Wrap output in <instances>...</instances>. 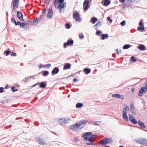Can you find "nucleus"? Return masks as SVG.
<instances>
[{
    "mask_svg": "<svg viewBox=\"0 0 147 147\" xmlns=\"http://www.w3.org/2000/svg\"><path fill=\"white\" fill-rule=\"evenodd\" d=\"M135 141L137 143L140 144L144 145L146 146H147V139L142 138L135 140Z\"/></svg>",
    "mask_w": 147,
    "mask_h": 147,
    "instance_id": "3",
    "label": "nucleus"
},
{
    "mask_svg": "<svg viewBox=\"0 0 147 147\" xmlns=\"http://www.w3.org/2000/svg\"><path fill=\"white\" fill-rule=\"evenodd\" d=\"M83 71L85 74H88L90 73L91 70L90 68L86 67L84 69Z\"/></svg>",
    "mask_w": 147,
    "mask_h": 147,
    "instance_id": "19",
    "label": "nucleus"
},
{
    "mask_svg": "<svg viewBox=\"0 0 147 147\" xmlns=\"http://www.w3.org/2000/svg\"><path fill=\"white\" fill-rule=\"evenodd\" d=\"M36 140H37L38 142H39V144H40L41 145H45V142L44 140L41 138H36Z\"/></svg>",
    "mask_w": 147,
    "mask_h": 147,
    "instance_id": "18",
    "label": "nucleus"
},
{
    "mask_svg": "<svg viewBox=\"0 0 147 147\" xmlns=\"http://www.w3.org/2000/svg\"><path fill=\"white\" fill-rule=\"evenodd\" d=\"M98 20L97 18L95 17H94L91 18L90 20V22H92L93 24H95Z\"/></svg>",
    "mask_w": 147,
    "mask_h": 147,
    "instance_id": "20",
    "label": "nucleus"
},
{
    "mask_svg": "<svg viewBox=\"0 0 147 147\" xmlns=\"http://www.w3.org/2000/svg\"><path fill=\"white\" fill-rule=\"evenodd\" d=\"M28 24L25 22H21L20 21L18 22V25H19L20 28H23L25 30H28L29 29V26H28Z\"/></svg>",
    "mask_w": 147,
    "mask_h": 147,
    "instance_id": "5",
    "label": "nucleus"
},
{
    "mask_svg": "<svg viewBox=\"0 0 147 147\" xmlns=\"http://www.w3.org/2000/svg\"><path fill=\"white\" fill-rule=\"evenodd\" d=\"M83 106V105L80 102L77 103L76 105V107L77 108H80Z\"/></svg>",
    "mask_w": 147,
    "mask_h": 147,
    "instance_id": "30",
    "label": "nucleus"
},
{
    "mask_svg": "<svg viewBox=\"0 0 147 147\" xmlns=\"http://www.w3.org/2000/svg\"><path fill=\"white\" fill-rule=\"evenodd\" d=\"M130 61L135 62L137 61V59L136 58H135L134 56L132 55L130 58Z\"/></svg>",
    "mask_w": 147,
    "mask_h": 147,
    "instance_id": "35",
    "label": "nucleus"
},
{
    "mask_svg": "<svg viewBox=\"0 0 147 147\" xmlns=\"http://www.w3.org/2000/svg\"><path fill=\"white\" fill-rule=\"evenodd\" d=\"M39 22L38 19L37 17L35 19H34L33 21V25L35 26H36L37 24Z\"/></svg>",
    "mask_w": 147,
    "mask_h": 147,
    "instance_id": "26",
    "label": "nucleus"
},
{
    "mask_svg": "<svg viewBox=\"0 0 147 147\" xmlns=\"http://www.w3.org/2000/svg\"><path fill=\"white\" fill-rule=\"evenodd\" d=\"M65 28L67 29H69L71 27V26L69 23H66L65 24Z\"/></svg>",
    "mask_w": 147,
    "mask_h": 147,
    "instance_id": "37",
    "label": "nucleus"
},
{
    "mask_svg": "<svg viewBox=\"0 0 147 147\" xmlns=\"http://www.w3.org/2000/svg\"><path fill=\"white\" fill-rule=\"evenodd\" d=\"M66 5H58L56 7V8H58L61 13H63L64 11H62V9H64L65 8H66Z\"/></svg>",
    "mask_w": 147,
    "mask_h": 147,
    "instance_id": "10",
    "label": "nucleus"
},
{
    "mask_svg": "<svg viewBox=\"0 0 147 147\" xmlns=\"http://www.w3.org/2000/svg\"><path fill=\"white\" fill-rule=\"evenodd\" d=\"M65 0H59V3L58 5H66V4L65 2L64 1Z\"/></svg>",
    "mask_w": 147,
    "mask_h": 147,
    "instance_id": "39",
    "label": "nucleus"
},
{
    "mask_svg": "<svg viewBox=\"0 0 147 147\" xmlns=\"http://www.w3.org/2000/svg\"><path fill=\"white\" fill-rule=\"evenodd\" d=\"M134 105L132 103L130 106V109L132 112L134 111Z\"/></svg>",
    "mask_w": 147,
    "mask_h": 147,
    "instance_id": "43",
    "label": "nucleus"
},
{
    "mask_svg": "<svg viewBox=\"0 0 147 147\" xmlns=\"http://www.w3.org/2000/svg\"><path fill=\"white\" fill-rule=\"evenodd\" d=\"M53 12L52 7L51 5H50L49 8L48 13L47 15V17L49 19H51L53 16Z\"/></svg>",
    "mask_w": 147,
    "mask_h": 147,
    "instance_id": "7",
    "label": "nucleus"
},
{
    "mask_svg": "<svg viewBox=\"0 0 147 147\" xmlns=\"http://www.w3.org/2000/svg\"><path fill=\"white\" fill-rule=\"evenodd\" d=\"M11 21L12 22L14 23L16 26H17L18 25V22H19V21L18 20L17 22L14 18L12 17L11 19Z\"/></svg>",
    "mask_w": 147,
    "mask_h": 147,
    "instance_id": "34",
    "label": "nucleus"
},
{
    "mask_svg": "<svg viewBox=\"0 0 147 147\" xmlns=\"http://www.w3.org/2000/svg\"><path fill=\"white\" fill-rule=\"evenodd\" d=\"M147 91V84L144 86H142L139 90L138 92V95L140 97L142 96L143 94H145Z\"/></svg>",
    "mask_w": 147,
    "mask_h": 147,
    "instance_id": "2",
    "label": "nucleus"
},
{
    "mask_svg": "<svg viewBox=\"0 0 147 147\" xmlns=\"http://www.w3.org/2000/svg\"><path fill=\"white\" fill-rule=\"evenodd\" d=\"M107 19L108 21H109V23L111 24L112 23L113 20L112 19L110 18V17H107Z\"/></svg>",
    "mask_w": 147,
    "mask_h": 147,
    "instance_id": "49",
    "label": "nucleus"
},
{
    "mask_svg": "<svg viewBox=\"0 0 147 147\" xmlns=\"http://www.w3.org/2000/svg\"><path fill=\"white\" fill-rule=\"evenodd\" d=\"M137 29L138 31L143 32L145 29L144 26L138 27L137 28Z\"/></svg>",
    "mask_w": 147,
    "mask_h": 147,
    "instance_id": "36",
    "label": "nucleus"
},
{
    "mask_svg": "<svg viewBox=\"0 0 147 147\" xmlns=\"http://www.w3.org/2000/svg\"><path fill=\"white\" fill-rule=\"evenodd\" d=\"M99 143L102 144L103 146H106L107 144L105 138H104L101 140L99 141Z\"/></svg>",
    "mask_w": 147,
    "mask_h": 147,
    "instance_id": "16",
    "label": "nucleus"
},
{
    "mask_svg": "<svg viewBox=\"0 0 147 147\" xmlns=\"http://www.w3.org/2000/svg\"><path fill=\"white\" fill-rule=\"evenodd\" d=\"M102 33V31L100 30H97L96 32V35L97 36L99 35Z\"/></svg>",
    "mask_w": 147,
    "mask_h": 147,
    "instance_id": "48",
    "label": "nucleus"
},
{
    "mask_svg": "<svg viewBox=\"0 0 147 147\" xmlns=\"http://www.w3.org/2000/svg\"><path fill=\"white\" fill-rule=\"evenodd\" d=\"M109 35L107 34H101V39L102 40H104L105 39L108 38Z\"/></svg>",
    "mask_w": 147,
    "mask_h": 147,
    "instance_id": "24",
    "label": "nucleus"
},
{
    "mask_svg": "<svg viewBox=\"0 0 147 147\" xmlns=\"http://www.w3.org/2000/svg\"><path fill=\"white\" fill-rule=\"evenodd\" d=\"M11 51L9 49H7V50L5 51L3 53V54L6 56H8L10 53Z\"/></svg>",
    "mask_w": 147,
    "mask_h": 147,
    "instance_id": "29",
    "label": "nucleus"
},
{
    "mask_svg": "<svg viewBox=\"0 0 147 147\" xmlns=\"http://www.w3.org/2000/svg\"><path fill=\"white\" fill-rule=\"evenodd\" d=\"M4 88L3 87H0V93L3 92Z\"/></svg>",
    "mask_w": 147,
    "mask_h": 147,
    "instance_id": "62",
    "label": "nucleus"
},
{
    "mask_svg": "<svg viewBox=\"0 0 147 147\" xmlns=\"http://www.w3.org/2000/svg\"><path fill=\"white\" fill-rule=\"evenodd\" d=\"M39 87L40 88H45L47 86V84L45 82H39Z\"/></svg>",
    "mask_w": 147,
    "mask_h": 147,
    "instance_id": "13",
    "label": "nucleus"
},
{
    "mask_svg": "<svg viewBox=\"0 0 147 147\" xmlns=\"http://www.w3.org/2000/svg\"><path fill=\"white\" fill-rule=\"evenodd\" d=\"M134 117L133 116V115L131 114H130L129 115V119L131 121L133 119H134Z\"/></svg>",
    "mask_w": 147,
    "mask_h": 147,
    "instance_id": "51",
    "label": "nucleus"
},
{
    "mask_svg": "<svg viewBox=\"0 0 147 147\" xmlns=\"http://www.w3.org/2000/svg\"><path fill=\"white\" fill-rule=\"evenodd\" d=\"M67 42L69 45L72 46L73 45L74 43V40L72 39H68L67 41Z\"/></svg>",
    "mask_w": 147,
    "mask_h": 147,
    "instance_id": "25",
    "label": "nucleus"
},
{
    "mask_svg": "<svg viewBox=\"0 0 147 147\" xmlns=\"http://www.w3.org/2000/svg\"><path fill=\"white\" fill-rule=\"evenodd\" d=\"M105 138L107 144L112 142V139L111 138L108 137H106Z\"/></svg>",
    "mask_w": 147,
    "mask_h": 147,
    "instance_id": "32",
    "label": "nucleus"
},
{
    "mask_svg": "<svg viewBox=\"0 0 147 147\" xmlns=\"http://www.w3.org/2000/svg\"><path fill=\"white\" fill-rule=\"evenodd\" d=\"M138 123L139 124V125L142 128H145L146 127L144 123L142 121L140 120H139L138 121Z\"/></svg>",
    "mask_w": 147,
    "mask_h": 147,
    "instance_id": "23",
    "label": "nucleus"
},
{
    "mask_svg": "<svg viewBox=\"0 0 147 147\" xmlns=\"http://www.w3.org/2000/svg\"><path fill=\"white\" fill-rule=\"evenodd\" d=\"M77 122L80 127H81L82 126V125H84L88 122V120L86 119H84L83 120L79 121Z\"/></svg>",
    "mask_w": 147,
    "mask_h": 147,
    "instance_id": "12",
    "label": "nucleus"
},
{
    "mask_svg": "<svg viewBox=\"0 0 147 147\" xmlns=\"http://www.w3.org/2000/svg\"><path fill=\"white\" fill-rule=\"evenodd\" d=\"M92 137L90 136H89L88 138L86 140V141H91V140L92 139Z\"/></svg>",
    "mask_w": 147,
    "mask_h": 147,
    "instance_id": "61",
    "label": "nucleus"
},
{
    "mask_svg": "<svg viewBox=\"0 0 147 147\" xmlns=\"http://www.w3.org/2000/svg\"><path fill=\"white\" fill-rule=\"evenodd\" d=\"M69 120V121H71L70 119H68V118H65L64 119H63V121L64 123H67V122Z\"/></svg>",
    "mask_w": 147,
    "mask_h": 147,
    "instance_id": "45",
    "label": "nucleus"
},
{
    "mask_svg": "<svg viewBox=\"0 0 147 147\" xmlns=\"http://www.w3.org/2000/svg\"><path fill=\"white\" fill-rule=\"evenodd\" d=\"M11 91L13 92H15L18 91V89L14 86H12L11 87Z\"/></svg>",
    "mask_w": 147,
    "mask_h": 147,
    "instance_id": "40",
    "label": "nucleus"
},
{
    "mask_svg": "<svg viewBox=\"0 0 147 147\" xmlns=\"http://www.w3.org/2000/svg\"><path fill=\"white\" fill-rule=\"evenodd\" d=\"M27 24H28L27 25L29 26V25H33V22H32V21L30 20H29L27 21V22H26Z\"/></svg>",
    "mask_w": 147,
    "mask_h": 147,
    "instance_id": "50",
    "label": "nucleus"
},
{
    "mask_svg": "<svg viewBox=\"0 0 147 147\" xmlns=\"http://www.w3.org/2000/svg\"><path fill=\"white\" fill-rule=\"evenodd\" d=\"M86 144L88 145H96V144L94 143V142H87L85 143Z\"/></svg>",
    "mask_w": 147,
    "mask_h": 147,
    "instance_id": "52",
    "label": "nucleus"
},
{
    "mask_svg": "<svg viewBox=\"0 0 147 147\" xmlns=\"http://www.w3.org/2000/svg\"><path fill=\"white\" fill-rule=\"evenodd\" d=\"M44 67V66L42 64L40 63L38 65V68L40 69L41 68Z\"/></svg>",
    "mask_w": 147,
    "mask_h": 147,
    "instance_id": "63",
    "label": "nucleus"
},
{
    "mask_svg": "<svg viewBox=\"0 0 147 147\" xmlns=\"http://www.w3.org/2000/svg\"><path fill=\"white\" fill-rule=\"evenodd\" d=\"M131 122L134 124H136L138 123V122L135 118L130 121Z\"/></svg>",
    "mask_w": 147,
    "mask_h": 147,
    "instance_id": "41",
    "label": "nucleus"
},
{
    "mask_svg": "<svg viewBox=\"0 0 147 147\" xmlns=\"http://www.w3.org/2000/svg\"><path fill=\"white\" fill-rule=\"evenodd\" d=\"M92 134V132H86L84 133L82 135V137L84 140L86 141L89 136Z\"/></svg>",
    "mask_w": 147,
    "mask_h": 147,
    "instance_id": "9",
    "label": "nucleus"
},
{
    "mask_svg": "<svg viewBox=\"0 0 147 147\" xmlns=\"http://www.w3.org/2000/svg\"><path fill=\"white\" fill-rule=\"evenodd\" d=\"M69 45H68V44H67V42H65L63 44V47L65 49L67 46Z\"/></svg>",
    "mask_w": 147,
    "mask_h": 147,
    "instance_id": "58",
    "label": "nucleus"
},
{
    "mask_svg": "<svg viewBox=\"0 0 147 147\" xmlns=\"http://www.w3.org/2000/svg\"><path fill=\"white\" fill-rule=\"evenodd\" d=\"M137 48L141 51H144L146 49L145 46L143 44H140L139 46H138Z\"/></svg>",
    "mask_w": 147,
    "mask_h": 147,
    "instance_id": "15",
    "label": "nucleus"
},
{
    "mask_svg": "<svg viewBox=\"0 0 147 147\" xmlns=\"http://www.w3.org/2000/svg\"><path fill=\"white\" fill-rule=\"evenodd\" d=\"M17 16L19 20L21 21H24L22 13L20 11H17Z\"/></svg>",
    "mask_w": 147,
    "mask_h": 147,
    "instance_id": "8",
    "label": "nucleus"
},
{
    "mask_svg": "<svg viewBox=\"0 0 147 147\" xmlns=\"http://www.w3.org/2000/svg\"><path fill=\"white\" fill-rule=\"evenodd\" d=\"M34 124L36 126H38L39 125V123L38 122H35Z\"/></svg>",
    "mask_w": 147,
    "mask_h": 147,
    "instance_id": "64",
    "label": "nucleus"
},
{
    "mask_svg": "<svg viewBox=\"0 0 147 147\" xmlns=\"http://www.w3.org/2000/svg\"><path fill=\"white\" fill-rule=\"evenodd\" d=\"M92 0H85L83 3V9L86 11L89 8L90 5H89L90 3L92 1Z\"/></svg>",
    "mask_w": 147,
    "mask_h": 147,
    "instance_id": "4",
    "label": "nucleus"
},
{
    "mask_svg": "<svg viewBox=\"0 0 147 147\" xmlns=\"http://www.w3.org/2000/svg\"><path fill=\"white\" fill-rule=\"evenodd\" d=\"M138 24L140 26H144V23L142 22V20H141L139 22Z\"/></svg>",
    "mask_w": 147,
    "mask_h": 147,
    "instance_id": "44",
    "label": "nucleus"
},
{
    "mask_svg": "<svg viewBox=\"0 0 147 147\" xmlns=\"http://www.w3.org/2000/svg\"><path fill=\"white\" fill-rule=\"evenodd\" d=\"M51 66V64H47L44 66V68L47 69H49Z\"/></svg>",
    "mask_w": 147,
    "mask_h": 147,
    "instance_id": "42",
    "label": "nucleus"
},
{
    "mask_svg": "<svg viewBox=\"0 0 147 147\" xmlns=\"http://www.w3.org/2000/svg\"><path fill=\"white\" fill-rule=\"evenodd\" d=\"M73 17L77 22H81L82 20L81 17L80 16L79 14L76 11L73 13Z\"/></svg>",
    "mask_w": 147,
    "mask_h": 147,
    "instance_id": "6",
    "label": "nucleus"
},
{
    "mask_svg": "<svg viewBox=\"0 0 147 147\" xmlns=\"http://www.w3.org/2000/svg\"><path fill=\"white\" fill-rule=\"evenodd\" d=\"M110 3V1L109 0H105L103 5L107 7L108 6Z\"/></svg>",
    "mask_w": 147,
    "mask_h": 147,
    "instance_id": "28",
    "label": "nucleus"
},
{
    "mask_svg": "<svg viewBox=\"0 0 147 147\" xmlns=\"http://www.w3.org/2000/svg\"><path fill=\"white\" fill-rule=\"evenodd\" d=\"M71 65L69 63H66L65 64L63 67V70L70 69L71 68Z\"/></svg>",
    "mask_w": 147,
    "mask_h": 147,
    "instance_id": "14",
    "label": "nucleus"
},
{
    "mask_svg": "<svg viewBox=\"0 0 147 147\" xmlns=\"http://www.w3.org/2000/svg\"><path fill=\"white\" fill-rule=\"evenodd\" d=\"M129 107L126 105L125 107L123 109V114H127V110L129 111Z\"/></svg>",
    "mask_w": 147,
    "mask_h": 147,
    "instance_id": "22",
    "label": "nucleus"
},
{
    "mask_svg": "<svg viewBox=\"0 0 147 147\" xmlns=\"http://www.w3.org/2000/svg\"><path fill=\"white\" fill-rule=\"evenodd\" d=\"M111 96L113 97H116L117 98H119V97H120V94L117 93L114 94H113Z\"/></svg>",
    "mask_w": 147,
    "mask_h": 147,
    "instance_id": "38",
    "label": "nucleus"
},
{
    "mask_svg": "<svg viewBox=\"0 0 147 147\" xmlns=\"http://www.w3.org/2000/svg\"><path fill=\"white\" fill-rule=\"evenodd\" d=\"M54 5L56 7L57 5L58 4H59V0H54Z\"/></svg>",
    "mask_w": 147,
    "mask_h": 147,
    "instance_id": "47",
    "label": "nucleus"
},
{
    "mask_svg": "<svg viewBox=\"0 0 147 147\" xmlns=\"http://www.w3.org/2000/svg\"><path fill=\"white\" fill-rule=\"evenodd\" d=\"M42 75L43 77H46L49 74V72L47 70H43L42 71Z\"/></svg>",
    "mask_w": 147,
    "mask_h": 147,
    "instance_id": "21",
    "label": "nucleus"
},
{
    "mask_svg": "<svg viewBox=\"0 0 147 147\" xmlns=\"http://www.w3.org/2000/svg\"><path fill=\"white\" fill-rule=\"evenodd\" d=\"M101 123L100 121H95L94 122V125H98V124Z\"/></svg>",
    "mask_w": 147,
    "mask_h": 147,
    "instance_id": "46",
    "label": "nucleus"
},
{
    "mask_svg": "<svg viewBox=\"0 0 147 147\" xmlns=\"http://www.w3.org/2000/svg\"><path fill=\"white\" fill-rule=\"evenodd\" d=\"M132 46L129 44H125L123 47V49H127L131 47Z\"/></svg>",
    "mask_w": 147,
    "mask_h": 147,
    "instance_id": "31",
    "label": "nucleus"
},
{
    "mask_svg": "<svg viewBox=\"0 0 147 147\" xmlns=\"http://www.w3.org/2000/svg\"><path fill=\"white\" fill-rule=\"evenodd\" d=\"M19 0H13L12 2L13 3V7L18 8L19 5Z\"/></svg>",
    "mask_w": 147,
    "mask_h": 147,
    "instance_id": "17",
    "label": "nucleus"
},
{
    "mask_svg": "<svg viewBox=\"0 0 147 147\" xmlns=\"http://www.w3.org/2000/svg\"><path fill=\"white\" fill-rule=\"evenodd\" d=\"M59 71V69L57 67H55L51 71V74L53 76H54L55 74H57Z\"/></svg>",
    "mask_w": 147,
    "mask_h": 147,
    "instance_id": "11",
    "label": "nucleus"
},
{
    "mask_svg": "<svg viewBox=\"0 0 147 147\" xmlns=\"http://www.w3.org/2000/svg\"><path fill=\"white\" fill-rule=\"evenodd\" d=\"M59 122L60 125H62L64 123L63 119L61 118L59 120Z\"/></svg>",
    "mask_w": 147,
    "mask_h": 147,
    "instance_id": "55",
    "label": "nucleus"
},
{
    "mask_svg": "<svg viewBox=\"0 0 147 147\" xmlns=\"http://www.w3.org/2000/svg\"><path fill=\"white\" fill-rule=\"evenodd\" d=\"M79 38L81 39H83L84 38V36L82 33H81L79 36Z\"/></svg>",
    "mask_w": 147,
    "mask_h": 147,
    "instance_id": "57",
    "label": "nucleus"
},
{
    "mask_svg": "<svg viewBox=\"0 0 147 147\" xmlns=\"http://www.w3.org/2000/svg\"><path fill=\"white\" fill-rule=\"evenodd\" d=\"M127 1L126 2V3H128L129 4H130V3H133L134 2V1H133V0H126Z\"/></svg>",
    "mask_w": 147,
    "mask_h": 147,
    "instance_id": "54",
    "label": "nucleus"
},
{
    "mask_svg": "<svg viewBox=\"0 0 147 147\" xmlns=\"http://www.w3.org/2000/svg\"><path fill=\"white\" fill-rule=\"evenodd\" d=\"M101 25V24L100 21L98 22L95 24L93 27V28H95V27H99Z\"/></svg>",
    "mask_w": 147,
    "mask_h": 147,
    "instance_id": "33",
    "label": "nucleus"
},
{
    "mask_svg": "<svg viewBox=\"0 0 147 147\" xmlns=\"http://www.w3.org/2000/svg\"><path fill=\"white\" fill-rule=\"evenodd\" d=\"M11 55H10L11 56H15L16 57L17 55V54L16 53L13 52H11L10 53Z\"/></svg>",
    "mask_w": 147,
    "mask_h": 147,
    "instance_id": "56",
    "label": "nucleus"
},
{
    "mask_svg": "<svg viewBox=\"0 0 147 147\" xmlns=\"http://www.w3.org/2000/svg\"><path fill=\"white\" fill-rule=\"evenodd\" d=\"M84 127V126L83 125L81 127H80L79 124L77 122L76 123H74V124L69 126V129H71L72 130L76 131L78 130L79 129H81L82 128Z\"/></svg>",
    "mask_w": 147,
    "mask_h": 147,
    "instance_id": "1",
    "label": "nucleus"
},
{
    "mask_svg": "<svg viewBox=\"0 0 147 147\" xmlns=\"http://www.w3.org/2000/svg\"><path fill=\"white\" fill-rule=\"evenodd\" d=\"M39 83H39V82H37L35 84H34V85H33L31 86V88H33V87H34L37 86L38 85H39Z\"/></svg>",
    "mask_w": 147,
    "mask_h": 147,
    "instance_id": "60",
    "label": "nucleus"
},
{
    "mask_svg": "<svg viewBox=\"0 0 147 147\" xmlns=\"http://www.w3.org/2000/svg\"><path fill=\"white\" fill-rule=\"evenodd\" d=\"M73 140L76 142H77L79 140V139L76 137H74Z\"/></svg>",
    "mask_w": 147,
    "mask_h": 147,
    "instance_id": "59",
    "label": "nucleus"
},
{
    "mask_svg": "<svg viewBox=\"0 0 147 147\" xmlns=\"http://www.w3.org/2000/svg\"><path fill=\"white\" fill-rule=\"evenodd\" d=\"M122 117L123 119L126 121H129L128 117L127 115V114H123Z\"/></svg>",
    "mask_w": 147,
    "mask_h": 147,
    "instance_id": "27",
    "label": "nucleus"
},
{
    "mask_svg": "<svg viewBox=\"0 0 147 147\" xmlns=\"http://www.w3.org/2000/svg\"><path fill=\"white\" fill-rule=\"evenodd\" d=\"M126 24V21L125 20L122 21L120 23V25L122 26H125Z\"/></svg>",
    "mask_w": 147,
    "mask_h": 147,
    "instance_id": "53",
    "label": "nucleus"
}]
</instances>
